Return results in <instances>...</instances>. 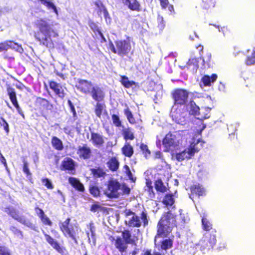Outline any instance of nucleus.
Instances as JSON below:
<instances>
[{"mask_svg":"<svg viewBox=\"0 0 255 255\" xmlns=\"http://www.w3.org/2000/svg\"><path fill=\"white\" fill-rule=\"evenodd\" d=\"M69 183L78 190L83 192L84 191V187L80 181L74 177H70L68 179Z\"/></svg>","mask_w":255,"mask_h":255,"instance_id":"nucleus-19","label":"nucleus"},{"mask_svg":"<svg viewBox=\"0 0 255 255\" xmlns=\"http://www.w3.org/2000/svg\"><path fill=\"white\" fill-rule=\"evenodd\" d=\"M127 243L122 238H117L115 242V246L120 252H124L127 248Z\"/></svg>","mask_w":255,"mask_h":255,"instance_id":"nucleus-22","label":"nucleus"},{"mask_svg":"<svg viewBox=\"0 0 255 255\" xmlns=\"http://www.w3.org/2000/svg\"><path fill=\"white\" fill-rule=\"evenodd\" d=\"M62 165L66 170H73L75 168V162L70 158H65L62 162Z\"/></svg>","mask_w":255,"mask_h":255,"instance_id":"nucleus-23","label":"nucleus"},{"mask_svg":"<svg viewBox=\"0 0 255 255\" xmlns=\"http://www.w3.org/2000/svg\"><path fill=\"white\" fill-rule=\"evenodd\" d=\"M124 172L126 173L127 175L128 176L129 179L134 181L133 176L132 173L129 169V167L128 165H125L124 167Z\"/></svg>","mask_w":255,"mask_h":255,"instance_id":"nucleus-45","label":"nucleus"},{"mask_svg":"<svg viewBox=\"0 0 255 255\" xmlns=\"http://www.w3.org/2000/svg\"><path fill=\"white\" fill-rule=\"evenodd\" d=\"M125 114L127 116L129 123L131 124L134 123L135 120L133 117L131 112L129 111L128 108L125 110Z\"/></svg>","mask_w":255,"mask_h":255,"instance_id":"nucleus-41","label":"nucleus"},{"mask_svg":"<svg viewBox=\"0 0 255 255\" xmlns=\"http://www.w3.org/2000/svg\"><path fill=\"white\" fill-rule=\"evenodd\" d=\"M175 225V220L170 213H167L161 218L158 224L157 234L155 237V244L158 237H166Z\"/></svg>","mask_w":255,"mask_h":255,"instance_id":"nucleus-3","label":"nucleus"},{"mask_svg":"<svg viewBox=\"0 0 255 255\" xmlns=\"http://www.w3.org/2000/svg\"><path fill=\"white\" fill-rule=\"evenodd\" d=\"M8 95L9 97V99L13 105L18 104L16 94L14 91V90L11 88H8L7 89Z\"/></svg>","mask_w":255,"mask_h":255,"instance_id":"nucleus-33","label":"nucleus"},{"mask_svg":"<svg viewBox=\"0 0 255 255\" xmlns=\"http://www.w3.org/2000/svg\"><path fill=\"white\" fill-rule=\"evenodd\" d=\"M104 110V105L98 103H97L95 106V112L96 116L98 118H101V116Z\"/></svg>","mask_w":255,"mask_h":255,"instance_id":"nucleus-37","label":"nucleus"},{"mask_svg":"<svg viewBox=\"0 0 255 255\" xmlns=\"http://www.w3.org/2000/svg\"><path fill=\"white\" fill-rule=\"evenodd\" d=\"M57 24L47 18H37L35 20L34 26L38 31L35 33L34 37L41 45L48 48L54 47L51 37L58 36V32L54 28V26Z\"/></svg>","mask_w":255,"mask_h":255,"instance_id":"nucleus-2","label":"nucleus"},{"mask_svg":"<svg viewBox=\"0 0 255 255\" xmlns=\"http://www.w3.org/2000/svg\"><path fill=\"white\" fill-rule=\"evenodd\" d=\"M199 139L192 138L188 140L183 137L182 132L167 133L162 140L164 150L171 152L172 158L178 161L191 158L198 152Z\"/></svg>","mask_w":255,"mask_h":255,"instance_id":"nucleus-1","label":"nucleus"},{"mask_svg":"<svg viewBox=\"0 0 255 255\" xmlns=\"http://www.w3.org/2000/svg\"><path fill=\"white\" fill-rule=\"evenodd\" d=\"M109 168L112 171L117 170L119 166V162L116 157H113L107 163Z\"/></svg>","mask_w":255,"mask_h":255,"instance_id":"nucleus-29","label":"nucleus"},{"mask_svg":"<svg viewBox=\"0 0 255 255\" xmlns=\"http://www.w3.org/2000/svg\"><path fill=\"white\" fill-rule=\"evenodd\" d=\"M112 118L113 122L116 126L118 127L121 126V122L120 120L119 117L118 116H117L116 115H113L112 116Z\"/></svg>","mask_w":255,"mask_h":255,"instance_id":"nucleus-48","label":"nucleus"},{"mask_svg":"<svg viewBox=\"0 0 255 255\" xmlns=\"http://www.w3.org/2000/svg\"><path fill=\"white\" fill-rule=\"evenodd\" d=\"M202 1L204 3V7L205 8L214 7L215 5L214 2L213 0H202Z\"/></svg>","mask_w":255,"mask_h":255,"instance_id":"nucleus-44","label":"nucleus"},{"mask_svg":"<svg viewBox=\"0 0 255 255\" xmlns=\"http://www.w3.org/2000/svg\"><path fill=\"white\" fill-rule=\"evenodd\" d=\"M0 161L4 165L5 168L7 169V166L6 160L1 153H0Z\"/></svg>","mask_w":255,"mask_h":255,"instance_id":"nucleus-58","label":"nucleus"},{"mask_svg":"<svg viewBox=\"0 0 255 255\" xmlns=\"http://www.w3.org/2000/svg\"><path fill=\"white\" fill-rule=\"evenodd\" d=\"M40 218H41V220L43 223L47 224L48 225H51L52 222L50 221L49 218L45 215H43Z\"/></svg>","mask_w":255,"mask_h":255,"instance_id":"nucleus-55","label":"nucleus"},{"mask_svg":"<svg viewBox=\"0 0 255 255\" xmlns=\"http://www.w3.org/2000/svg\"><path fill=\"white\" fill-rule=\"evenodd\" d=\"M110 49L114 53L118 54L120 56L127 55L131 49L130 41L129 38L126 40H118L116 42V47L111 43L109 44Z\"/></svg>","mask_w":255,"mask_h":255,"instance_id":"nucleus-5","label":"nucleus"},{"mask_svg":"<svg viewBox=\"0 0 255 255\" xmlns=\"http://www.w3.org/2000/svg\"><path fill=\"white\" fill-rule=\"evenodd\" d=\"M90 192L95 197H97L100 194V191L97 187L93 186L90 188Z\"/></svg>","mask_w":255,"mask_h":255,"instance_id":"nucleus-47","label":"nucleus"},{"mask_svg":"<svg viewBox=\"0 0 255 255\" xmlns=\"http://www.w3.org/2000/svg\"><path fill=\"white\" fill-rule=\"evenodd\" d=\"M202 218V224L204 230L209 231L212 228V225L207 218V214L205 213L200 214Z\"/></svg>","mask_w":255,"mask_h":255,"instance_id":"nucleus-21","label":"nucleus"},{"mask_svg":"<svg viewBox=\"0 0 255 255\" xmlns=\"http://www.w3.org/2000/svg\"><path fill=\"white\" fill-rule=\"evenodd\" d=\"M159 1L162 8L165 9L167 7L171 13L174 12L173 6L169 4L168 0H159Z\"/></svg>","mask_w":255,"mask_h":255,"instance_id":"nucleus-35","label":"nucleus"},{"mask_svg":"<svg viewBox=\"0 0 255 255\" xmlns=\"http://www.w3.org/2000/svg\"><path fill=\"white\" fill-rule=\"evenodd\" d=\"M10 230L17 237L19 238L20 239H22L23 238L22 232L20 230L17 229L16 228H15V227H11L10 228Z\"/></svg>","mask_w":255,"mask_h":255,"instance_id":"nucleus-43","label":"nucleus"},{"mask_svg":"<svg viewBox=\"0 0 255 255\" xmlns=\"http://www.w3.org/2000/svg\"><path fill=\"white\" fill-rule=\"evenodd\" d=\"M211 109L208 107L201 108L198 114L199 119L203 120L208 119L210 117V112Z\"/></svg>","mask_w":255,"mask_h":255,"instance_id":"nucleus-25","label":"nucleus"},{"mask_svg":"<svg viewBox=\"0 0 255 255\" xmlns=\"http://www.w3.org/2000/svg\"><path fill=\"white\" fill-rule=\"evenodd\" d=\"M36 211L37 215L39 216V217H40L42 216L43 215H44V212L43 211V210L39 208L36 209Z\"/></svg>","mask_w":255,"mask_h":255,"instance_id":"nucleus-61","label":"nucleus"},{"mask_svg":"<svg viewBox=\"0 0 255 255\" xmlns=\"http://www.w3.org/2000/svg\"><path fill=\"white\" fill-rule=\"evenodd\" d=\"M122 237L127 244H132L134 242V239L132 238L130 232L128 230H125L122 232Z\"/></svg>","mask_w":255,"mask_h":255,"instance_id":"nucleus-30","label":"nucleus"},{"mask_svg":"<svg viewBox=\"0 0 255 255\" xmlns=\"http://www.w3.org/2000/svg\"><path fill=\"white\" fill-rule=\"evenodd\" d=\"M188 108L189 109V112L191 114L194 116H198L200 109L197 106L195 103L191 101L188 105Z\"/></svg>","mask_w":255,"mask_h":255,"instance_id":"nucleus-27","label":"nucleus"},{"mask_svg":"<svg viewBox=\"0 0 255 255\" xmlns=\"http://www.w3.org/2000/svg\"><path fill=\"white\" fill-rule=\"evenodd\" d=\"M0 255H10L8 250L5 247H0Z\"/></svg>","mask_w":255,"mask_h":255,"instance_id":"nucleus-56","label":"nucleus"},{"mask_svg":"<svg viewBox=\"0 0 255 255\" xmlns=\"http://www.w3.org/2000/svg\"><path fill=\"white\" fill-rule=\"evenodd\" d=\"M50 88L52 89L55 94L60 98H64L66 93L65 88L63 87L60 84H58L54 81H51L49 84Z\"/></svg>","mask_w":255,"mask_h":255,"instance_id":"nucleus-13","label":"nucleus"},{"mask_svg":"<svg viewBox=\"0 0 255 255\" xmlns=\"http://www.w3.org/2000/svg\"><path fill=\"white\" fill-rule=\"evenodd\" d=\"M120 184L117 180H111L108 184L105 194L110 198H118L120 196Z\"/></svg>","mask_w":255,"mask_h":255,"instance_id":"nucleus-9","label":"nucleus"},{"mask_svg":"<svg viewBox=\"0 0 255 255\" xmlns=\"http://www.w3.org/2000/svg\"><path fill=\"white\" fill-rule=\"evenodd\" d=\"M158 21L159 22H160L161 23L160 25V27L161 28H162L164 26V24H163V17L159 16L158 17Z\"/></svg>","mask_w":255,"mask_h":255,"instance_id":"nucleus-64","label":"nucleus"},{"mask_svg":"<svg viewBox=\"0 0 255 255\" xmlns=\"http://www.w3.org/2000/svg\"><path fill=\"white\" fill-rule=\"evenodd\" d=\"M123 134L126 140H132L134 138L133 132L130 128L125 129L123 131Z\"/></svg>","mask_w":255,"mask_h":255,"instance_id":"nucleus-38","label":"nucleus"},{"mask_svg":"<svg viewBox=\"0 0 255 255\" xmlns=\"http://www.w3.org/2000/svg\"><path fill=\"white\" fill-rule=\"evenodd\" d=\"M122 153L126 156L130 157L133 153V149L129 142H126L122 149Z\"/></svg>","mask_w":255,"mask_h":255,"instance_id":"nucleus-24","label":"nucleus"},{"mask_svg":"<svg viewBox=\"0 0 255 255\" xmlns=\"http://www.w3.org/2000/svg\"><path fill=\"white\" fill-rule=\"evenodd\" d=\"M102 10H103L104 16V17L106 21V22L107 23H110L111 22V17L110 16V15L109 14V12H108L107 9L105 7H104L103 8Z\"/></svg>","mask_w":255,"mask_h":255,"instance_id":"nucleus-49","label":"nucleus"},{"mask_svg":"<svg viewBox=\"0 0 255 255\" xmlns=\"http://www.w3.org/2000/svg\"><path fill=\"white\" fill-rule=\"evenodd\" d=\"M172 241L171 239L163 240L161 242V248L162 250H166L172 247Z\"/></svg>","mask_w":255,"mask_h":255,"instance_id":"nucleus-36","label":"nucleus"},{"mask_svg":"<svg viewBox=\"0 0 255 255\" xmlns=\"http://www.w3.org/2000/svg\"><path fill=\"white\" fill-rule=\"evenodd\" d=\"M42 182L47 188L49 189H52L53 188L51 182L47 178L42 179Z\"/></svg>","mask_w":255,"mask_h":255,"instance_id":"nucleus-50","label":"nucleus"},{"mask_svg":"<svg viewBox=\"0 0 255 255\" xmlns=\"http://www.w3.org/2000/svg\"><path fill=\"white\" fill-rule=\"evenodd\" d=\"M191 64H193L194 66H197V61L196 59H191L189 60L188 62V65H190Z\"/></svg>","mask_w":255,"mask_h":255,"instance_id":"nucleus-60","label":"nucleus"},{"mask_svg":"<svg viewBox=\"0 0 255 255\" xmlns=\"http://www.w3.org/2000/svg\"><path fill=\"white\" fill-rule=\"evenodd\" d=\"M23 170V172L27 174H30L29 170L28 167V163L26 161H24Z\"/></svg>","mask_w":255,"mask_h":255,"instance_id":"nucleus-57","label":"nucleus"},{"mask_svg":"<svg viewBox=\"0 0 255 255\" xmlns=\"http://www.w3.org/2000/svg\"><path fill=\"white\" fill-rule=\"evenodd\" d=\"M192 194H195L198 196H203L205 194V189L202 185L198 184L192 186L191 187Z\"/></svg>","mask_w":255,"mask_h":255,"instance_id":"nucleus-18","label":"nucleus"},{"mask_svg":"<svg viewBox=\"0 0 255 255\" xmlns=\"http://www.w3.org/2000/svg\"><path fill=\"white\" fill-rule=\"evenodd\" d=\"M91 153V149L87 145L79 146L77 153L81 157L88 159L90 158Z\"/></svg>","mask_w":255,"mask_h":255,"instance_id":"nucleus-15","label":"nucleus"},{"mask_svg":"<svg viewBox=\"0 0 255 255\" xmlns=\"http://www.w3.org/2000/svg\"><path fill=\"white\" fill-rule=\"evenodd\" d=\"M90 94L94 100L98 102L102 101L104 98L103 91L97 85H94L93 87Z\"/></svg>","mask_w":255,"mask_h":255,"instance_id":"nucleus-14","label":"nucleus"},{"mask_svg":"<svg viewBox=\"0 0 255 255\" xmlns=\"http://www.w3.org/2000/svg\"><path fill=\"white\" fill-rule=\"evenodd\" d=\"M94 86L90 81L85 80H79L76 85V87L84 94H90Z\"/></svg>","mask_w":255,"mask_h":255,"instance_id":"nucleus-12","label":"nucleus"},{"mask_svg":"<svg viewBox=\"0 0 255 255\" xmlns=\"http://www.w3.org/2000/svg\"><path fill=\"white\" fill-rule=\"evenodd\" d=\"M217 78V75L213 74L210 77L209 76L205 75L202 78V83L205 86H210L211 83H214Z\"/></svg>","mask_w":255,"mask_h":255,"instance_id":"nucleus-20","label":"nucleus"},{"mask_svg":"<svg viewBox=\"0 0 255 255\" xmlns=\"http://www.w3.org/2000/svg\"><path fill=\"white\" fill-rule=\"evenodd\" d=\"M174 202V200L172 194H167L165 196L163 203L166 206H172Z\"/></svg>","mask_w":255,"mask_h":255,"instance_id":"nucleus-34","label":"nucleus"},{"mask_svg":"<svg viewBox=\"0 0 255 255\" xmlns=\"http://www.w3.org/2000/svg\"><path fill=\"white\" fill-rule=\"evenodd\" d=\"M40 3L45 5L48 9H52L55 14L58 15V12L57 10L56 6L54 3L49 0H38Z\"/></svg>","mask_w":255,"mask_h":255,"instance_id":"nucleus-26","label":"nucleus"},{"mask_svg":"<svg viewBox=\"0 0 255 255\" xmlns=\"http://www.w3.org/2000/svg\"><path fill=\"white\" fill-rule=\"evenodd\" d=\"M13 106L16 109V110H17V112L19 113V114H20L21 116H22L24 118V114H23L21 108H20L18 104H15Z\"/></svg>","mask_w":255,"mask_h":255,"instance_id":"nucleus-59","label":"nucleus"},{"mask_svg":"<svg viewBox=\"0 0 255 255\" xmlns=\"http://www.w3.org/2000/svg\"><path fill=\"white\" fill-rule=\"evenodd\" d=\"M8 41L0 43V52L8 49Z\"/></svg>","mask_w":255,"mask_h":255,"instance_id":"nucleus-54","label":"nucleus"},{"mask_svg":"<svg viewBox=\"0 0 255 255\" xmlns=\"http://www.w3.org/2000/svg\"><path fill=\"white\" fill-rule=\"evenodd\" d=\"M124 214L125 224L129 227H139L142 222L144 226L148 224L147 214L144 212L141 214L140 217L129 210H125Z\"/></svg>","mask_w":255,"mask_h":255,"instance_id":"nucleus-4","label":"nucleus"},{"mask_svg":"<svg viewBox=\"0 0 255 255\" xmlns=\"http://www.w3.org/2000/svg\"><path fill=\"white\" fill-rule=\"evenodd\" d=\"M91 140L92 141V143L97 146L102 145L104 142L103 136L97 133H91Z\"/></svg>","mask_w":255,"mask_h":255,"instance_id":"nucleus-17","label":"nucleus"},{"mask_svg":"<svg viewBox=\"0 0 255 255\" xmlns=\"http://www.w3.org/2000/svg\"><path fill=\"white\" fill-rule=\"evenodd\" d=\"M173 98L174 100V104H177L181 107H184V105L187 101L188 93L187 91L178 89L175 90L173 94Z\"/></svg>","mask_w":255,"mask_h":255,"instance_id":"nucleus-10","label":"nucleus"},{"mask_svg":"<svg viewBox=\"0 0 255 255\" xmlns=\"http://www.w3.org/2000/svg\"><path fill=\"white\" fill-rule=\"evenodd\" d=\"M68 104L71 110V111L73 112L74 114H75V111L74 106L73 105L71 101L70 100L68 101Z\"/></svg>","mask_w":255,"mask_h":255,"instance_id":"nucleus-62","label":"nucleus"},{"mask_svg":"<svg viewBox=\"0 0 255 255\" xmlns=\"http://www.w3.org/2000/svg\"><path fill=\"white\" fill-rule=\"evenodd\" d=\"M120 196L122 194H128L130 192V189L125 184H120Z\"/></svg>","mask_w":255,"mask_h":255,"instance_id":"nucleus-42","label":"nucleus"},{"mask_svg":"<svg viewBox=\"0 0 255 255\" xmlns=\"http://www.w3.org/2000/svg\"><path fill=\"white\" fill-rule=\"evenodd\" d=\"M43 233L44 236L45 237V240L56 251H57L59 253H61L62 252V248L59 246V244L57 242V241H55L51 237H50L48 234L44 233L43 231Z\"/></svg>","mask_w":255,"mask_h":255,"instance_id":"nucleus-16","label":"nucleus"},{"mask_svg":"<svg viewBox=\"0 0 255 255\" xmlns=\"http://www.w3.org/2000/svg\"><path fill=\"white\" fill-rule=\"evenodd\" d=\"M182 107L177 104H174L171 108L170 116L176 123L183 126L187 124V113L183 111Z\"/></svg>","mask_w":255,"mask_h":255,"instance_id":"nucleus-6","label":"nucleus"},{"mask_svg":"<svg viewBox=\"0 0 255 255\" xmlns=\"http://www.w3.org/2000/svg\"><path fill=\"white\" fill-rule=\"evenodd\" d=\"M4 211L20 223L35 230V226L23 217L19 216L14 209L11 208H5Z\"/></svg>","mask_w":255,"mask_h":255,"instance_id":"nucleus-11","label":"nucleus"},{"mask_svg":"<svg viewBox=\"0 0 255 255\" xmlns=\"http://www.w3.org/2000/svg\"><path fill=\"white\" fill-rule=\"evenodd\" d=\"M121 82L122 84L127 88H129L130 87H132L133 85H135L136 83L132 81H129L128 78L125 76H123L121 77Z\"/></svg>","mask_w":255,"mask_h":255,"instance_id":"nucleus-32","label":"nucleus"},{"mask_svg":"<svg viewBox=\"0 0 255 255\" xmlns=\"http://www.w3.org/2000/svg\"><path fill=\"white\" fill-rule=\"evenodd\" d=\"M225 88V85L222 83H220L218 89L221 91H224Z\"/></svg>","mask_w":255,"mask_h":255,"instance_id":"nucleus-63","label":"nucleus"},{"mask_svg":"<svg viewBox=\"0 0 255 255\" xmlns=\"http://www.w3.org/2000/svg\"><path fill=\"white\" fill-rule=\"evenodd\" d=\"M255 51H254V53L252 54L251 56H248L247 58V60L246 61V63L248 65H251L255 63Z\"/></svg>","mask_w":255,"mask_h":255,"instance_id":"nucleus-46","label":"nucleus"},{"mask_svg":"<svg viewBox=\"0 0 255 255\" xmlns=\"http://www.w3.org/2000/svg\"><path fill=\"white\" fill-rule=\"evenodd\" d=\"M155 188L157 191L164 192L166 191V187L164 186L162 181L160 179H158L155 182Z\"/></svg>","mask_w":255,"mask_h":255,"instance_id":"nucleus-39","label":"nucleus"},{"mask_svg":"<svg viewBox=\"0 0 255 255\" xmlns=\"http://www.w3.org/2000/svg\"><path fill=\"white\" fill-rule=\"evenodd\" d=\"M70 218H67L64 222L60 223L59 226L61 231L66 237L75 240V236L78 232V228L76 225H69Z\"/></svg>","mask_w":255,"mask_h":255,"instance_id":"nucleus-7","label":"nucleus"},{"mask_svg":"<svg viewBox=\"0 0 255 255\" xmlns=\"http://www.w3.org/2000/svg\"><path fill=\"white\" fill-rule=\"evenodd\" d=\"M8 49L11 48L20 53H22L23 52V49L21 46L18 43L12 41H8Z\"/></svg>","mask_w":255,"mask_h":255,"instance_id":"nucleus-31","label":"nucleus"},{"mask_svg":"<svg viewBox=\"0 0 255 255\" xmlns=\"http://www.w3.org/2000/svg\"><path fill=\"white\" fill-rule=\"evenodd\" d=\"M216 241L215 235L206 233L199 241L198 246L200 247L201 251L205 252L213 248L216 244Z\"/></svg>","mask_w":255,"mask_h":255,"instance_id":"nucleus-8","label":"nucleus"},{"mask_svg":"<svg viewBox=\"0 0 255 255\" xmlns=\"http://www.w3.org/2000/svg\"><path fill=\"white\" fill-rule=\"evenodd\" d=\"M102 207L98 203H95L92 205L90 210L92 212H95L101 209Z\"/></svg>","mask_w":255,"mask_h":255,"instance_id":"nucleus-53","label":"nucleus"},{"mask_svg":"<svg viewBox=\"0 0 255 255\" xmlns=\"http://www.w3.org/2000/svg\"><path fill=\"white\" fill-rule=\"evenodd\" d=\"M0 125L3 127L4 130L7 132H8V125L5 120L2 117H0Z\"/></svg>","mask_w":255,"mask_h":255,"instance_id":"nucleus-52","label":"nucleus"},{"mask_svg":"<svg viewBox=\"0 0 255 255\" xmlns=\"http://www.w3.org/2000/svg\"><path fill=\"white\" fill-rule=\"evenodd\" d=\"M92 173L95 177H104L106 174L104 170L100 168L93 169Z\"/></svg>","mask_w":255,"mask_h":255,"instance_id":"nucleus-40","label":"nucleus"},{"mask_svg":"<svg viewBox=\"0 0 255 255\" xmlns=\"http://www.w3.org/2000/svg\"><path fill=\"white\" fill-rule=\"evenodd\" d=\"M140 149L143 151V152L145 154V156L146 157H147L148 155H150V152L148 149V147L146 145L144 144H141L140 145Z\"/></svg>","mask_w":255,"mask_h":255,"instance_id":"nucleus-51","label":"nucleus"},{"mask_svg":"<svg viewBox=\"0 0 255 255\" xmlns=\"http://www.w3.org/2000/svg\"><path fill=\"white\" fill-rule=\"evenodd\" d=\"M52 146L58 150H61L63 149V145L62 141L56 136H53L51 139Z\"/></svg>","mask_w":255,"mask_h":255,"instance_id":"nucleus-28","label":"nucleus"}]
</instances>
